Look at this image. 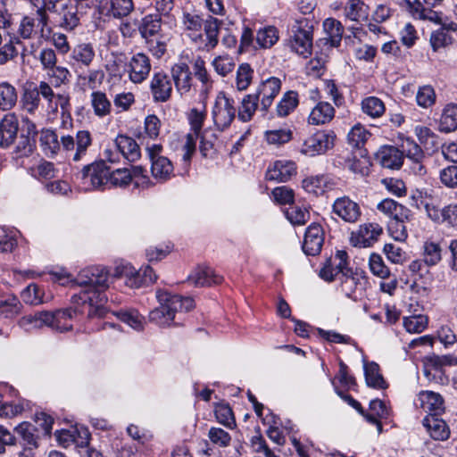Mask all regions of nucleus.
<instances>
[{
    "label": "nucleus",
    "mask_w": 457,
    "mask_h": 457,
    "mask_svg": "<svg viewBox=\"0 0 457 457\" xmlns=\"http://www.w3.org/2000/svg\"><path fill=\"white\" fill-rule=\"evenodd\" d=\"M334 137L331 133L317 131L303 140L300 153L311 157L322 154L333 146Z\"/></svg>",
    "instance_id": "0eeeda50"
},
{
    "label": "nucleus",
    "mask_w": 457,
    "mask_h": 457,
    "mask_svg": "<svg viewBox=\"0 0 457 457\" xmlns=\"http://www.w3.org/2000/svg\"><path fill=\"white\" fill-rule=\"evenodd\" d=\"M21 298L26 303L37 305L47 302L50 297H46L44 290L37 285L30 284L21 292Z\"/></svg>",
    "instance_id": "13d9d810"
},
{
    "label": "nucleus",
    "mask_w": 457,
    "mask_h": 457,
    "mask_svg": "<svg viewBox=\"0 0 457 457\" xmlns=\"http://www.w3.org/2000/svg\"><path fill=\"white\" fill-rule=\"evenodd\" d=\"M237 109L235 101L224 91H220L216 97L212 110V117L214 126L219 130L228 129L236 117Z\"/></svg>",
    "instance_id": "39448f33"
},
{
    "label": "nucleus",
    "mask_w": 457,
    "mask_h": 457,
    "mask_svg": "<svg viewBox=\"0 0 457 457\" xmlns=\"http://www.w3.org/2000/svg\"><path fill=\"white\" fill-rule=\"evenodd\" d=\"M183 25L188 36L196 42L197 35L200 34L204 21L202 18L195 13L185 12L183 15Z\"/></svg>",
    "instance_id": "6e6d98bb"
},
{
    "label": "nucleus",
    "mask_w": 457,
    "mask_h": 457,
    "mask_svg": "<svg viewBox=\"0 0 457 457\" xmlns=\"http://www.w3.org/2000/svg\"><path fill=\"white\" fill-rule=\"evenodd\" d=\"M441 183L448 188H457V165L453 164L442 169L439 172Z\"/></svg>",
    "instance_id": "774afa93"
},
{
    "label": "nucleus",
    "mask_w": 457,
    "mask_h": 457,
    "mask_svg": "<svg viewBox=\"0 0 457 457\" xmlns=\"http://www.w3.org/2000/svg\"><path fill=\"white\" fill-rule=\"evenodd\" d=\"M15 432L23 441L24 447L37 449L38 447V436L35 434V427L29 422H21L14 428Z\"/></svg>",
    "instance_id": "79ce46f5"
},
{
    "label": "nucleus",
    "mask_w": 457,
    "mask_h": 457,
    "mask_svg": "<svg viewBox=\"0 0 457 457\" xmlns=\"http://www.w3.org/2000/svg\"><path fill=\"white\" fill-rule=\"evenodd\" d=\"M113 276L125 279V284L130 288H139L145 286L141 272L129 263H120L115 267Z\"/></svg>",
    "instance_id": "2f4dec72"
},
{
    "label": "nucleus",
    "mask_w": 457,
    "mask_h": 457,
    "mask_svg": "<svg viewBox=\"0 0 457 457\" xmlns=\"http://www.w3.org/2000/svg\"><path fill=\"white\" fill-rule=\"evenodd\" d=\"M281 80L277 77H270L262 80L257 87L256 96H259L261 110L266 112L272 104L275 97L281 90Z\"/></svg>",
    "instance_id": "4468645a"
},
{
    "label": "nucleus",
    "mask_w": 457,
    "mask_h": 457,
    "mask_svg": "<svg viewBox=\"0 0 457 457\" xmlns=\"http://www.w3.org/2000/svg\"><path fill=\"white\" fill-rule=\"evenodd\" d=\"M171 77L177 91L181 95L189 93L192 87V73L186 63L175 64L171 68Z\"/></svg>",
    "instance_id": "bb28decb"
},
{
    "label": "nucleus",
    "mask_w": 457,
    "mask_h": 457,
    "mask_svg": "<svg viewBox=\"0 0 457 457\" xmlns=\"http://www.w3.org/2000/svg\"><path fill=\"white\" fill-rule=\"evenodd\" d=\"M361 110L372 118H378L385 112V104L378 97L368 96L361 101Z\"/></svg>",
    "instance_id": "4d7b16f0"
},
{
    "label": "nucleus",
    "mask_w": 457,
    "mask_h": 457,
    "mask_svg": "<svg viewBox=\"0 0 457 457\" xmlns=\"http://www.w3.org/2000/svg\"><path fill=\"white\" fill-rule=\"evenodd\" d=\"M376 161L383 167L397 170L403 165V153L395 146L384 145L377 152Z\"/></svg>",
    "instance_id": "412c9836"
},
{
    "label": "nucleus",
    "mask_w": 457,
    "mask_h": 457,
    "mask_svg": "<svg viewBox=\"0 0 457 457\" xmlns=\"http://www.w3.org/2000/svg\"><path fill=\"white\" fill-rule=\"evenodd\" d=\"M422 425L434 440L445 441L450 436L448 425L438 418V415H427L422 420Z\"/></svg>",
    "instance_id": "a878e982"
},
{
    "label": "nucleus",
    "mask_w": 457,
    "mask_h": 457,
    "mask_svg": "<svg viewBox=\"0 0 457 457\" xmlns=\"http://www.w3.org/2000/svg\"><path fill=\"white\" fill-rule=\"evenodd\" d=\"M116 141L121 157L125 160L129 162H134L140 158V148L132 137L124 135H118L116 137Z\"/></svg>",
    "instance_id": "473e14b6"
},
{
    "label": "nucleus",
    "mask_w": 457,
    "mask_h": 457,
    "mask_svg": "<svg viewBox=\"0 0 457 457\" xmlns=\"http://www.w3.org/2000/svg\"><path fill=\"white\" fill-rule=\"evenodd\" d=\"M57 321L58 317H54L52 315V312H37L34 314H28L23 316L19 320V326L26 331H30L33 329L42 328L43 327H48L49 325H53L52 322L54 320Z\"/></svg>",
    "instance_id": "5701e85b"
},
{
    "label": "nucleus",
    "mask_w": 457,
    "mask_h": 457,
    "mask_svg": "<svg viewBox=\"0 0 457 457\" xmlns=\"http://www.w3.org/2000/svg\"><path fill=\"white\" fill-rule=\"evenodd\" d=\"M259 101V96H256V94L245 95L241 101L238 118L244 122L249 121L258 108Z\"/></svg>",
    "instance_id": "a18cd8bd"
},
{
    "label": "nucleus",
    "mask_w": 457,
    "mask_h": 457,
    "mask_svg": "<svg viewBox=\"0 0 457 457\" xmlns=\"http://www.w3.org/2000/svg\"><path fill=\"white\" fill-rule=\"evenodd\" d=\"M296 165L292 161H276L266 171V179L278 182H285L295 174Z\"/></svg>",
    "instance_id": "aec40b11"
},
{
    "label": "nucleus",
    "mask_w": 457,
    "mask_h": 457,
    "mask_svg": "<svg viewBox=\"0 0 457 457\" xmlns=\"http://www.w3.org/2000/svg\"><path fill=\"white\" fill-rule=\"evenodd\" d=\"M90 104L94 113L99 118H104L111 113L112 104L105 93L93 91L90 95Z\"/></svg>",
    "instance_id": "4c0bfd02"
},
{
    "label": "nucleus",
    "mask_w": 457,
    "mask_h": 457,
    "mask_svg": "<svg viewBox=\"0 0 457 457\" xmlns=\"http://www.w3.org/2000/svg\"><path fill=\"white\" fill-rule=\"evenodd\" d=\"M107 13L114 18L129 15L134 9L133 0H110Z\"/></svg>",
    "instance_id": "680f3d73"
},
{
    "label": "nucleus",
    "mask_w": 457,
    "mask_h": 457,
    "mask_svg": "<svg viewBox=\"0 0 457 457\" xmlns=\"http://www.w3.org/2000/svg\"><path fill=\"white\" fill-rule=\"evenodd\" d=\"M382 233L383 228L379 224L364 223L351 233L350 243L354 247H370L378 240Z\"/></svg>",
    "instance_id": "9b49d317"
},
{
    "label": "nucleus",
    "mask_w": 457,
    "mask_h": 457,
    "mask_svg": "<svg viewBox=\"0 0 457 457\" xmlns=\"http://www.w3.org/2000/svg\"><path fill=\"white\" fill-rule=\"evenodd\" d=\"M253 70L248 63L238 66L236 78V87L238 91L246 90L252 83Z\"/></svg>",
    "instance_id": "e2e57ef3"
},
{
    "label": "nucleus",
    "mask_w": 457,
    "mask_h": 457,
    "mask_svg": "<svg viewBox=\"0 0 457 457\" xmlns=\"http://www.w3.org/2000/svg\"><path fill=\"white\" fill-rule=\"evenodd\" d=\"M340 282V290L350 299L357 300V292L361 290L364 283V277L356 272L341 274L337 278Z\"/></svg>",
    "instance_id": "393cba45"
},
{
    "label": "nucleus",
    "mask_w": 457,
    "mask_h": 457,
    "mask_svg": "<svg viewBox=\"0 0 457 457\" xmlns=\"http://www.w3.org/2000/svg\"><path fill=\"white\" fill-rule=\"evenodd\" d=\"M370 133L361 124L354 125L347 135L349 145L353 148H361L370 138Z\"/></svg>",
    "instance_id": "bf43d9fd"
},
{
    "label": "nucleus",
    "mask_w": 457,
    "mask_h": 457,
    "mask_svg": "<svg viewBox=\"0 0 457 457\" xmlns=\"http://www.w3.org/2000/svg\"><path fill=\"white\" fill-rule=\"evenodd\" d=\"M403 150L401 151L405 154L406 157L411 160L414 163L413 170L422 175L425 173V168L421 164V161L424 158V154L420 145L413 140L406 139L402 145Z\"/></svg>",
    "instance_id": "72a5a7b5"
},
{
    "label": "nucleus",
    "mask_w": 457,
    "mask_h": 457,
    "mask_svg": "<svg viewBox=\"0 0 457 457\" xmlns=\"http://www.w3.org/2000/svg\"><path fill=\"white\" fill-rule=\"evenodd\" d=\"M420 406L428 415H438L444 410V401L439 394L432 391L421 392L419 395Z\"/></svg>",
    "instance_id": "f704fd0d"
},
{
    "label": "nucleus",
    "mask_w": 457,
    "mask_h": 457,
    "mask_svg": "<svg viewBox=\"0 0 457 457\" xmlns=\"http://www.w3.org/2000/svg\"><path fill=\"white\" fill-rule=\"evenodd\" d=\"M40 147L47 156H54L61 151L57 134L51 129H44L39 137Z\"/></svg>",
    "instance_id": "58836bf2"
},
{
    "label": "nucleus",
    "mask_w": 457,
    "mask_h": 457,
    "mask_svg": "<svg viewBox=\"0 0 457 457\" xmlns=\"http://www.w3.org/2000/svg\"><path fill=\"white\" fill-rule=\"evenodd\" d=\"M114 314L120 321L137 331H141L145 328V319L136 309H121Z\"/></svg>",
    "instance_id": "e433bc0d"
},
{
    "label": "nucleus",
    "mask_w": 457,
    "mask_h": 457,
    "mask_svg": "<svg viewBox=\"0 0 457 457\" xmlns=\"http://www.w3.org/2000/svg\"><path fill=\"white\" fill-rule=\"evenodd\" d=\"M428 319L426 315L418 314L403 318V327L408 333L419 334L428 327Z\"/></svg>",
    "instance_id": "052dcab7"
},
{
    "label": "nucleus",
    "mask_w": 457,
    "mask_h": 457,
    "mask_svg": "<svg viewBox=\"0 0 457 457\" xmlns=\"http://www.w3.org/2000/svg\"><path fill=\"white\" fill-rule=\"evenodd\" d=\"M61 27L66 30L74 29L79 23L78 6L64 5L62 8Z\"/></svg>",
    "instance_id": "0e129e2a"
},
{
    "label": "nucleus",
    "mask_w": 457,
    "mask_h": 457,
    "mask_svg": "<svg viewBox=\"0 0 457 457\" xmlns=\"http://www.w3.org/2000/svg\"><path fill=\"white\" fill-rule=\"evenodd\" d=\"M425 211L428 217L433 221L457 228V204L453 203L439 208L432 203H427Z\"/></svg>",
    "instance_id": "f8f14e48"
},
{
    "label": "nucleus",
    "mask_w": 457,
    "mask_h": 457,
    "mask_svg": "<svg viewBox=\"0 0 457 457\" xmlns=\"http://www.w3.org/2000/svg\"><path fill=\"white\" fill-rule=\"evenodd\" d=\"M22 109L30 114H34L39 108L40 98L37 91L33 88L32 85L27 86L21 96Z\"/></svg>",
    "instance_id": "3c124183"
},
{
    "label": "nucleus",
    "mask_w": 457,
    "mask_h": 457,
    "mask_svg": "<svg viewBox=\"0 0 457 457\" xmlns=\"http://www.w3.org/2000/svg\"><path fill=\"white\" fill-rule=\"evenodd\" d=\"M348 255L345 251L338 250L335 255L326 261L320 271V277L325 281L331 282L339 278L341 274L350 273L353 270L348 268Z\"/></svg>",
    "instance_id": "9d476101"
},
{
    "label": "nucleus",
    "mask_w": 457,
    "mask_h": 457,
    "mask_svg": "<svg viewBox=\"0 0 457 457\" xmlns=\"http://www.w3.org/2000/svg\"><path fill=\"white\" fill-rule=\"evenodd\" d=\"M59 142L61 150L67 153L71 152L72 154V160L79 162L86 154L88 146L91 145L92 138L87 130H79L77 132L76 141L73 137L68 135L62 136Z\"/></svg>",
    "instance_id": "6e6552de"
},
{
    "label": "nucleus",
    "mask_w": 457,
    "mask_h": 457,
    "mask_svg": "<svg viewBox=\"0 0 457 457\" xmlns=\"http://www.w3.org/2000/svg\"><path fill=\"white\" fill-rule=\"evenodd\" d=\"M323 28L328 36L330 46H338L344 32L341 22L333 18H328L323 22Z\"/></svg>",
    "instance_id": "864d4df0"
},
{
    "label": "nucleus",
    "mask_w": 457,
    "mask_h": 457,
    "mask_svg": "<svg viewBox=\"0 0 457 457\" xmlns=\"http://www.w3.org/2000/svg\"><path fill=\"white\" fill-rule=\"evenodd\" d=\"M335 108L328 102L320 101L312 109L308 116V123L314 126L330 122L335 117Z\"/></svg>",
    "instance_id": "c756f323"
},
{
    "label": "nucleus",
    "mask_w": 457,
    "mask_h": 457,
    "mask_svg": "<svg viewBox=\"0 0 457 457\" xmlns=\"http://www.w3.org/2000/svg\"><path fill=\"white\" fill-rule=\"evenodd\" d=\"M69 58L72 71L89 68L96 58V50L91 43H79L71 49Z\"/></svg>",
    "instance_id": "dca6fc26"
},
{
    "label": "nucleus",
    "mask_w": 457,
    "mask_h": 457,
    "mask_svg": "<svg viewBox=\"0 0 457 457\" xmlns=\"http://www.w3.org/2000/svg\"><path fill=\"white\" fill-rule=\"evenodd\" d=\"M18 95L16 88L8 82L0 83V109L8 111L13 108L17 103Z\"/></svg>",
    "instance_id": "49530a36"
},
{
    "label": "nucleus",
    "mask_w": 457,
    "mask_h": 457,
    "mask_svg": "<svg viewBox=\"0 0 457 457\" xmlns=\"http://www.w3.org/2000/svg\"><path fill=\"white\" fill-rule=\"evenodd\" d=\"M159 306L149 312V320L160 327H170L173 324L177 313L187 312L195 306L190 296L172 294L164 289L156 291Z\"/></svg>",
    "instance_id": "f03ea898"
},
{
    "label": "nucleus",
    "mask_w": 457,
    "mask_h": 457,
    "mask_svg": "<svg viewBox=\"0 0 457 457\" xmlns=\"http://www.w3.org/2000/svg\"><path fill=\"white\" fill-rule=\"evenodd\" d=\"M365 380L368 386L374 388L386 387V381L379 371V366L376 362L364 361L363 363Z\"/></svg>",
    "instance_id": "ea45409f"
},
{
    "label": "nucleus",
    "mask_w": 457,
    "mask_h": 457,
    "mask_svg": "<svg viewBox=\"0 0 457 457\" xmlns=\"http://www.w3.org/2000/svg\"><path fill=\"white\" fill-rule=\"evenodd\" d=\"M74 283L81 290L73 298L82 303L89 318L103 317L106 312L105 303L107 296L105 290L109 287V275L105 268L92 266L79 271Z\"/></svg>",
    "instance_id": "f257e3e1"
},
{
    "label": "nucleus",
    "mask_w": 457,
    "mask_h": 457,
    "mask_svg": "<svg viewBox=\"0 0 457 457\" xmlns=\"http://www.w3.org/2000/svg\"><path fill=\"white\" fill-rule=\"evenodd\" d=\"M206 118L205 110L200 111L196 108L190 110L187 119L193 133L187 134L186 141L182 146V160L188 163L195 151L196 141L202 135V128Z\"/></svg>",
    "instance_id": "423d86ee"
},
{
    "label": "nucleus",
    "mask_w": 457,
    "mask_h": 457,
    "mask_svg": "<svg viewBox=\"0 0 457 457\" xmlns=\"http://www.w3.org/2000/svg\"><path fill=\"white\" fill-rule=\"evenodd\" d=\"M345 16L355 21L364 20L368 16L367 6L360 0H351L345 7Z\"/></svg>",
    "instance_id": "69168bd1"
},
{
    "label": "nucleus",
    "mask_w": 457,
    "mask_h": 457,
    "mask_svg": "<svg viewBox=\"0 0 457 457\" xmlns=\"http://www.w3.org/2000/svg\"><path fill=\"white\" fill-rule=\"evenodd\" d=\"M298 104V94L295 91H287L277 104V114L280 117H286L297 107Z\"/></svg>",
    "instance_id": "de8ad7c7"
},
{
    "label": "nucleus",
    "mask_w": 457,
    "mask_h": 457,
    "mask_svg": "<svg viewBox=\"0 0 457 457\" xmlns=\"http://www.w3.org/2000/svg\"><path fill=\"white\" fill-rule=\"evenodd\" d=\"M332 210L340 219L349 223L357 222L361 215L359 204L348 196L337 198L332 205Z\"/></svg>",
    "instance_id": "2eb2a0df"
},
{
    "label": "nucleus",
    "mask_w": 457,
    "mask_h": 457,
    "mask_svg": "<svg viewBox=\"0 0 457 457\" xmlns=\"http://www.w3.org/2000/svg\"><path fill=\"white\" fill-rule=\"evenodd\" d=\"M440 130L443 132H452L457 129V104H447L441 114Z\"/></svg>",
    "instance_id": "37998d69"
},
{
    "label": "nucleus",
    "mask_w": 457,
    "mask_h": 457,
    "mask_svg": "<svg viewBox=\"0 0 457 457\" xmlns=\"http://www.w3.org/2000/svg\"><path fill=\"white\" fill-rule=\"evenodd\" d=\"M151 172L155 179L166 181L170 179L173 172V165L167 157L157 156L154 161H151Z\"/></svg>",
    "instance_id": "c9c22d12"
},
{
    "label": "nucleus",
    "mask_w": 457,
    "mask_h": 457,
    "mask_svg": "<svg viewBox=\"0 0 457 457\" xmlns=\"http://www.w3.org/2000/svg\"><path fill=\"white\" fill-rule=\"evenodd\" d=\"M377 210L392 220H411L412 213L410 209L396 201L386 198L377 204Z\"/></svg>",
    "instance_id": "4be33fe9"
},
{
    "label": "nucleus",
    "mask_w": 457,
    "mask_h": 457,
    "mask_svg": "<svg viewBox=\"0 0 457 457\" xmlns=\"http://www.w3.org/2000/svg\"><path fill=\"white\" fill-rule=\"evenodd\" d=\"M75 313L76 312L71 309L57 310L55 312H52V315L56 318L58 316L59 320L57 321L56 320L52 322L53 325H49V328L58 332H65L71 330L72 328L71 320Z\"/></svg>",
    "instance_id": "c03bdc74"
},
{
    "label": "nucleus",
    "mask_w": 457,
    "mask_h": 457,
    "mask_svg": "<svg viewBox=\"0 0 457 457\" xmlns=\"http://www.w3.org/2000/svg\"><path fill=\"white\" fill-rule=\"evenodd\" d=\"M79 187L83 191L101 189L108 183L109 167L104 161L85 166L79 173Z\"/></svg>",
    "instance_id": "20e7f679"
},
{
    "label": "nucleus",
    "mask_w": 457,
    "mask_h": 457,
    "mask_svg": "<svg viewBox=\"0 0 457 457\" xmlns=\"http://www.w3.org/2000/svg\"><path fill=\"white\" fill-rule=\"evenodd\" d=\"M151 68L149 57L143 53L133 54L125 64L129 79L134 84H141L145 81L149 76Z\"/></svg>",
    "instance_id": "1a4fd4ad"
},
{
    "label": "nucleus",
    "mask_w": 457,
    "mask_h": 457,
    "mask_svg": "<svg viewBox=\"0 0 457 457\" xmlns=\"http://www.w3.org/2000/svg\"><path fill=\"white\" fill-rule=\"evenodd\" d=\"M332 178L328 175L311 176L303 180V189L314 195L324 194L327 190H330L335 187Z\"/></svg>",
    "instance_id": "7c9ffc66"
},
{
    "label": "nucleus",
    "mask_w": 457,
    "mask_h": 457,
    "mask_svg": "<svg viewBox=\"0 0 457 457\" xmlns=\"http://www.w3.org/2000/svg\"><path fill=\"white\" fill-rule=\"evenodd\" d=\"M160 29L161 18L159 14H149L145 16L139 25V32L145 39L156 35Z\"/></svg>",
    "instance_id": "603ef678"
},
{
    "label": "nucleus",
    "mask_w": 457,
    "mask_h": 457,
    "mask_svg": "<svg viewBox=\"0 0 457 457\" xmlns=\"http://www.w3.org/2000/svg\"><path fill=\"white\" fill-rule=\"evenodd\" d=\"M265 138L270 145H280L291 140L292 131L286 128L268 130L265 132Z\"/></svg>",
    "instance_id": "338daca9"
},
{
    "label": "nucleus",
    "mask_w": 457,
    "mask_h": 457,
    "mask_svg": "<svg viewBox=\"0 0 457 457\" xmlns=\"http://www.w3.org/2000/svg\"><path fill=\"white\" fill-rule=\"evenodd\" d=\"M278 40V29L273 26L260 29L255 36V43L261 48H270Z\"/></svg>",
    "instance_id": "8fccbe9b"
},
{
    "label": "nucleus",
    "mask_w": 457,
    "mask_h": 457,
    "mask_svg": "<svg viewBox=\"0 0 457 457\" xmlns=\"http://www.w3.org/2000/svg\"><path fill=\"white\" fill-rule=\"evenodd\" d=\"M78 85L83 89H95L104 79V72L99 69L82 68L73 71Z\"/></svg>",
    "instance_id": "cd10ccee"
},
{
    "label": "nucleus",
    "mask_w": 457,
    "mask_h": 457,
    "mask_svg": "<svg viewBox=\"0 0 457 457\" xmlns=\"http://www.w3.org/2000/svg\"><path fill=\"white\" fill-rule=\"evenodd\" d=\"M289 46L292 51L306 58L312 54V37L309 30L297 28L293 30L289 39Z\"/></svg>",
    "instance_id": "6ab92c4d"
},
{
    "label": "nucleus",
    "mask_w": 457,
    "mask_h": 457,
    "mask_svg": "<svg viewBox=\"0 0 457 457\" xmlns=\"http://www.w3.org/2000/svg\"><path fill=\"white\" fill-rule=\"evenodd\" d=\"M324 243V231L320 225L311 224L304 234L303 251L307 255L315 256L321 251Z\"/></svg>",
    "instance_id": "a211bd4d"
},
{
    "label": "nucleus",
    "mask_w": 457,
    "mask_h": 457,
    "mask_svg": "<svg viewBox=\"0 0 457 457\" xmlns=\"http://www.w3.org/2000/svg\"><path fill=\"white\" fill-rule=\"evenodd\" d=\"M193 71L195 77L202 83L201 94L206 96L212 89L213 81L202 58L198 57L194 61Z\"/></svg>",
    "instance_id": "a19ab883"
},
{
    "label": "nucleus",
    "mask_w": 457,
    "mask_h": 457,
    "mask_svg": "<svg viewBox=\"0 0 457 457\" xmlns=\"http://www.w3.org/2000/svg\"><path fill=\"white\" fill-rule=\"evenodd\" d=\"M18 118L14 113L6 114L0 121V146L8 147L17 137Z\"/></svg>",
    "instance_id": "c85d7f7f"
},
{
    "label": "nucleus",
    "mask_w": 457,
    "mask_h": 457,
    "mask_svg": "<svg viewBox=\"0 0 457 457\" xmlns=\"http://www.w3.org/2000/svg\"><path fill=\"white\" fill-rule=\"evenodd\" d=\"M222 277L216 274L210 267H196L187 277V280L195 287H210L222 282Z\"/></svg>",
    "instance_id": "b1692460"
},
{
    "label": "nucleus",
    "mask_w": 457,
    "mask_h": 457,
    "mask_svg": "<svg viewBox=\"0 0 457 457\" xmlns=\"http://www.w3.org/2000/svg\"><path fill=\"white\" fill-rule=\"evenodd\" d=\"M221 21L217 18L209 16L204 21V34H198L196 42L199 41V48L202 50L210 52L214 49L219 43V31Z\"/></svg>",
    "instance_id": "f3484780"
},
{
    "label": "nucleus",
    "mask_w": 457,
    "mask_h": 457,
    "mask_svg": "<svg viewBox=\"0 0 457 457\" xmlns=\"http://www.w3.org/2000/svg\"><path fill=\"white\" fill-rule=\"evenodd\" d=\"M423 262L427 266H435L442 259V249L439 244L426 241L423 245V253H422Z\"/></svg>",
    "instance_id": "5fc2aeb1"
},
{
    "label": "nucleus",
    "mask_w": 457,
    "mask_h": 457,
    "mask_svg": "<svg viewBox=\"0 0 457 457\" xmlns=\"http://www.w3.org/2000/svg\"><path fill=\"white\" fill-rule=\"evenodd\" d=\"M150 92L155 103H165L172 94V80L163 71L154 72L150 80Z\"/></svg>",
    "instance_id": "ddd939ff"
},
{
    "label": "nucleus",
    "mask_w": 457,
    "mask_h": 457,
    "mask_svg": "<svg viewBox=\"0 0 457 457\" xmlns=\"http://www.w3.org/2000/svg\"><path fill=\"white\" fill-rule=\"evenodd\" d=\"M47 22L48 16L46 11L39 8L35 13L23 15L8 35L17 42L18 46L23 45L26 41L41 43Z\"/></svg>",
    "instance_id": "7ed1b4c3"
},
{
    "label": "nucleus",
    "mask_w": 457,
    "mask_h": 457,
    "mask_svg": "<svg viewBox=\"0 0 457 457\" xmlns=\"http://www.w3.org/2000/svg\"><path fill=\"white\" fill-rule=\"evenodd\" d=\"M28 405L24 399H16L10 402L0 401V418L12 419L21 414Z\"/></svg>",
    "instance_id": "09e8293b"
}]
</instances>
